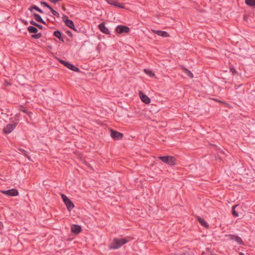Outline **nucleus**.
<instances>
[{
  "label": "nucleus",
  "instance_id": "obj_37",
  "mask_svg": "<svg viewBox=\"0 0 255 255\" xmlns=\"http://www.w3.org/2000/svg\"><path fill=\"white\" fill-rule=\"evenodd\" d=\"M72 29H73V30H74L76 32H79L78 29L75 27V25L74 26V28H71Z\"/></svg>",
  "mask_w": 255,
  "mask_h": 255
},
{
  "label": "nucleus",
  "instance_id": "obj_19",
  "mask_svg": "<svg viewBox=\"0 0 255 255\" xmlns=\"http://www.w3.org/2000/svg\"><path fill=\"white\" fill-rule=\"evenodd\" d=\"M182 69L184 73L186 75L189 76L190 78H193V77H194L193 74V73L190 70H189L188 69H187V68H186L185 67H182Z\"/></svg>",
  "mask_w": 255,
  "mask_h": 255
},
{
  "label": "nucleus",
  "instance_id": "obj_15",
  "mask_svg": "<svg viewBox=\"0 0 255 255\" xmlns=\"http://www.w3.org/2000/svg\"><path fill=\"white\" fill-rule=\"evenodd\" d=\"M53 36L57 38L60 41L64 42V39L62 36V33L59 30L54 31L53 33Z\"/></svg>",
  "mask_w": 255,
  "mask_h": 255
},
{
  "label": "nucleus",
  "instance_id": "obj_29",
  "mask_svg": "<svg viewBox=\"0 0 255 255\" xmlns=\"http://www.w3.org/2000/svg\"><path fill=\"white\" fill-rule=\"evenodd\" d=\"M61 197L64 203L70 200L65 195L63 194H61Z\"/></svg>",
  "mask_w": 255,
  "mask_h": 255
},
{
  "label": "nucleus",
  "instance_id": "obj_33",
  "mask_svg": "<svg viewBox=\"0 0 255 255\" xmlns=\"http://www.w3.org/2000/svg\"><path fill=\"white\" fill-rule=\"evenodd\" d=\"M20 21L22 22V23L24 24L25 25H27L28 23L26 20L20 19Z\"/></svg>",
  "mask_w": 255,
  "mask_h": 255
},
{
  "label": "nucleus",
  "instance_id": "obj_13",
  "mask_svg": "<svg viewBox=\"0 0 255 255\" xmlns=\"http://www.w3.org/2000/svg\"><path fill=\"white\" fill-rule=\"evenodd\" d=\"M109 4L113 5L117 7H119L122 8H125L124 4L122 3H119L114 0H105Z\"/></svg>",
  "mask_w": 255,
  "mask_h": 255
},
{
  "label": "nucleus",
  "instance_id": "obj_5",
  "mask_svg": "<svg viewBox=\"0 0 255 255\" xmlns=\"http://www.w3.org/2000/svg\"><path fill=\"white\" fill-rule=\"evenodd\" d=\"M110 131L111 137L115 140L121 139L124 136L123 133L114 130L112 128L110 129Z\"/></svg>",
  "mask_w": 255,
  "mask_h": 255
},
{
  "label": "nucleus",
  "instance_id": "obj_24",
  "mask_svg": "<svg viewBox=\"0 0 255 255\" xmlns=\"http://www.w3.org/2000/svg\"><path fill=\"white\" fill-rule=\"evenodd\" d=\"M144 71L145 73H146L148 75H149L150 77H153L155 76L154 73L151 70L147 69H144Z\"/></svg>",
  "mask_w": 255,
  "mask_h": 255
},
{
  "label": "nucleus",
  "instance_id": "obj_35",
  "mask_svg": "<svg viewBox=\"0 0 255 255\" xmlns=\"http://www.w3.org/2000/svg\"><path fill=\"white\" fill-rule=\"evenodd\" d=\"M30 23L31 25H32L34 26H36V24H37V23H36V22H35L34 21H33V20H31V21H30Z\"/></svg>",
  "mask_w": 255,
  "mask_h": 255
},
{
  "label": "nucleus",
  "instance_id": "obj_23",
  "mask_svg": "<svg viewBox=\"0 0 255 255\" xmlns=\"http://www.w3.org/2000/svg\"><path fill=\"white\" fill-rule=\"evenodd\" d=\"M245 3L250 6H255V0H245Z\"/></svg>",
  "mask_w": 255,
  "mask_h": 255
},
{
  "label": "nucleus",
  "instance_id": "obj_20",
  "mask_svg": "<svg viewBox=\"0 0 255 255\" xmlns=\"http://www.w3.org/2000/svg\"><path fill=\"white\" fill-rule=\"evenodd\" d=\"M28 31L30 33H36L38 32V29L35 26H29L27 28Z\"/></svg>",
  "mask_w": 255,
  "mask_h": 255
},
{
  "label": "nucleus",
  "instance_id": "obj_28",
  "mask_svg": "<svg viewBox=\"0 0 255 255\" xmlns=\"http://www.w3.org/2000/svg\"><path fill=\"white\" fill-rule=\"evenodd\" d=\"M20 111L24 113H26L27 114H28L29 115L30 114H31V112H28V110L27 108H25V107H21V108L19 109Z\"/></svg>",
  "mask_w": 255,
  "mask_h": 255
},
{
  "label": "nucleus",
  "instance_id": "obj_14",
  "mask_svg": "<svg viewBox=\"0 0 255 255\" xmlns=\"http://www.w3.org/2000/svg\"><path fill=\"white\" fill-rule=\"evenodd\" d=\"M153 32L157 35L163 37H167L169 36V33L165 31L153 30Z\"/></svg>",
  "mask_w": 255,
  "mask_h": 255
},
{
  "label": "nucleus",
  "instance_id": "obj_32",
  "mask_svg": "<svg viewBox=\"0 0 255 255\" xmlns=\"http://www.w3.org/2000/svg\"><path fill=\"white\" fill-rule=\"evenodd\" d=\"M66 32L71 38L73 37V34L71 31L67 30Z\"/></svg>",
  "mask_w": 255,
  "mask_h": 255
},
{
  "label": "nucleus",
  "instance_id": "obj_3",
  "mask_svg": "<svg viewBox=\"0 0 255 255\" xmlns=\"http://www.w3.org/2000/svg\"><path fill=\"white\" fill-rule=\"evenodd\" d=\"M59 62L60 63H61L62 64H63V65H64L67 68H68V69H69L73 71H75L76 72H79L80 71V69L78 67H76L74 65H73L68 62H66L63 60H60Z\"/></svg>",
  "mask_w": 255,
  "mask_h": 255
},
{
  "label": "nucleus",
  "instance_id": "obj_7",
  "mask_svg": "<svg viewBox=\"0 0 255 255\" xmlns=\"http://www.w3.org/2000/svg\"><path fill=\"white\" fill-rule=\"evenodd\" d=\"M16 126V123L12 124H7L6 126L3 129V131L6 134L9 133L15 128Z\"/></svg>",
  "mask_w": 255,
  "mask_h": 255
},
{
  "label": "nucleus",
  "instance_id": "obj_22",
  "mask_svg": "<svg viewBox=\"0 0 255 255\" xmlns=\"http://www.w3.org/2000/svg\"><path fill=\"white\" fill-rule=\"evenodd\" d=\"M239 206L238 205H234L232 208V213L234 217H237L239 216V214L236 211V208Z\"/></svg>",
  "mask_w": 255,
  "mask_h": 255
},
{
  "label": "nucleus",
  "instance_id": "obj_8",
  "mask_svg": "<svg viewBox=\"0 0 255 255\" xmlns=\"http://www.w3.org/2000/svg\"><path fill=\"white\" fill-rule=\"evenodd\" d=\"M63 21L65 24L70 28H74V23L72 20L68 19L67 16L64 15L62 17Z\"/></svg>",
  "mask_w": 255,
  "mask_h": 255
},
{
  "label": "nucleus",
  "instance_id": "obj_9",
  "mask_svg": "<svg viewBox=\"0 0 255 255\" xmlns=\"http://www.w3.org/2000/svg\"><path fill=\"white\" fill-rule=\"evenodd\" d=\"M71 230L72 233L78 234L82 231V228L80 225L73 224L71 227Z\"/></svg>",
  "mask_w": 255,
  "mask_h": 255
},
{
  "label": "nucleus",
  "instance_id": "obj_25",
  "mask_svg": "<svg viewBox=\"0 0 255 255\" xmlns=\"http://www.w3.org/2000/svg\"><path fill=\"white\" fill-rule=\"evenodd\" d=\"M42 37V33H34V34H33L31 35V37L34 39H39L40 37Z\"/></svg>",
  "mask_w": 255,
  "mask_h": 255
},
{
  "label": "nucleus",
  "instance_id": "obj_11",
  "mask_svg": "<svg viewBox=\"0 0 255 255\" xmlns=\"http://www.w3.org/2000/svg\"><path fill=\"white\" fill-rule=\"evenodd\" d=\"M98 28L103 33L110 34V32L108 28L105 26V22H102L99 24Z\"/></svg>",
  "mask_w": 255,
  "mask_h": 255
},
{
  "label": "nucleus",
  "instance_id": "obj_30",
  "mask_svg": "<svg viewBox=\"0 0 255 255\" xmlns=\"http://www.w3.org/2000/svg\"><path fill=\"white\" fill-rule=\"evenodd\" d=\"M41 4L43 5L44 6L46 7L49 9L51 8V6L46 2L41 1Z\"/></svg>",
  "mask_w": 255,
  "mask_h": 255
},
{
  "label": "nucleus",
  "instance_id": "obj_18",
  "mask_svg": "<svg viewBox=\"0 0 255 255\" xmlns=\"http://www.w3.org/2000/svg\"><path fill=\"white\" fill-rule=\"evenodd\" d=\"M65 204L66 206L67 210L69 211L73 209L75 206L74 204L70 200H69L67 202H66Z\"/></svg>",
  "mask_w": 255,
  "mask_h": 255
},
{
  "label": "nucleus",
  "instance_id": "obj_31",
  "mask_svg": "<svg viewBox=\"0 0 255 255\" xmlns=\"http://www.w3.org/2000/svg\"><path fill=\"white\" fill-rule=\"evenodd\" d=\"M230 71L233 73V74H236L237 72L235 69V68L232 66V67H230Z\"/></svg>",
  "mask_w": 255,
  "mask_h": 255
},
{
  "label": "nucleus",
  "instance_id": "obj_34",
  "mask_svg": "<svg viewBox=\"0 0 255 255\" xmlns=\"http://www.w3.org/2000/svg\"><path fill=\"white\" fill-rule=\"evenodd\" d=\"M52 3H56L60 1V0H49Z\"/></svg>",
  "mask_w": 255,
  "mask_h": 255
},
{
  "label": "nucleus",
  "instance_id": "obj_26",
  "mask_svg": "<svg viewBox=\"0 0 255 255\" xmlns=\"http://www.w3.org/2000/svg\"><path fill=\"white\" fill-rule=\"evenodd\" d=\"M18 150H19L21 152V153L26 157H27L28 158H29V157H28V152L26 151L25 150H24V149H22V148H18Z\"/></svg>",
  "mask_w": 255,
  "mask_h": 255
},
{
  "label": "nucleus",
  "instance_id": "obj_10",
  "mask_svg": "<svg viewBox=\"0 0 255 255\" xmlns=\"http://www.w3.org/2000/svg\"><path fill=\"white\" fill-rule=\"evenodd\" d=\"M228 237L229 238V239L230 240H235L238 244H239L240 245H244V243L243 241H242V239L240 237H239L238 236L230 234V235H228Z\"/></svg>",
  "mask_w": 255,
  "mask_h": 255
},
{
  "label": "nucleus",
  "instance_id": "obj_38",
  "mask_svg": "<svg viewBox=\"0 0 255 255\" xmlns=\"http://www.w3.org/2000/svg\"><path fill=\"white\" fill-rule=\"evenodd\" d=\"M239 255H245L244 253H242V252H240L239 254Z\"/></svg>",
  "mask_w": 255,
  "mask_h": 255
},
{
  "label": "nucleus",
  "instance_id": "obj_1",
  "mask_svg": "<svg viewBox=\"0 0 255 255\" xmlns=\"http://www.w3.org/2000/svg\"><path fill=\"white\" fill-rule=\"evenodd\" d=\"M132 238L130 237H127L124 238H114L112 242L109 246V249L110 250H117L124 245L127 244L129 241H131Z\"/></svg>",
  "mask_w": 255,
  "mask_h": 255
},
{
  "label": "nucleus",
  "instance_id": "obj_16",
  "mask_svg": "<svg viewBox=\"0 0 255 255\" xmlns=\"http://www.w3.org/2000/svg\"><path fill=\"white\" fill-rule=\"evenodd\" d=\"M34 19L38 22H40L44 25H46L45 21L41 18V16L36 13H33Z\"/></svg>",
  "mask_w": 255,
  "mask_h": 255
},
{
  "label": "nucleus",
  "instance_id": "obj_12",
  "mask_svg": "<svg viewBox=\"0 0 255 255\" xmlns=\"http://www.w3.org/2000/svg\"><path fill=\"white\" fill-rule=\"evenodd\" d=\"M139 95L141 101L145 104H148L150 103V99L146 95L143 94L141 92H139Z\"/></svg>",
  "mask_w": 255,
  "mask_h": 255
},
{
  "label": "nucleus",
  "instance_id": "obj_27",
  "mask_svg": "<svg viewBox=\"0 0 255 255\" xmlns=\"http://www.w3.org/2000/svg\"><path fill=\"white\" fill-rule=\"evenodd\" d=\"M49 9L54 16H56L57 17H59L60 16L59 13L53 9L52 7H51Z\"/></svg>",
  "mask_w": 255,
  "mask_h": 255
},
{
  "label": "nucleus",
  "instance_id": "obj_21",
  "mask_svg": "<svg viewBox=\"0 0 255 255\" xmlns=\"http://www.w3.org/2000/svg\"><path fill=\"white\" fill-rule=\"evenodd\" d=\"M33 9L41 13L43 12L40 8H39L38 6H37L35 5H32L28 8V10H30V11H32Z\"/></svg>",
  "mask_w": 255,
  "mask_h": 255
},
{
  "label": "nucleus",
  "instance_id": "obj_36",
  "mask_svg": "<svg viewBox=\"0 0 255 255\" xmlns=\"http://www.w3.org/2000/svg\"><path fill=\"white\" fill-rule=\"evenodd\" d=\"M35 27H38V28H39L40 29H43V26L41 25H40V24H39L37 23Z\"/></svg>",
  "mask_w": 255,
  "mask_h": 255
},
{
  "label": "nucleus",
  "instance_id": "obj_6",
  "mask_svg": "<svg viewBox=\"0 0 255 255\" xmlns=\"http://www.w3.org/2000/svg\"><path fill=\"white\" fill-rule=\"evenodd\" d=\"M1 192L4 195L9 196H16L18 195V190L16 189H11L7 190H3Z\"/></svg>",
  "mask_w": 255,
  "mask_h": 255
},
{
  "label": "nucleus",
  "instance_id": "obj_17",
  "mask_svg": "<svg viewBox=\"0 0 255 255\" xmlns=\"http://www.w3.org/2000/svg\"><path fill=\"white\" fill-rule=\"evenodd\" d=\"M197 220H198V222L200 223V224L202 226H203L204 227H205L206 229L209 228V226L208 224L205 221H204V220L203 219H202L200 217H198Z\"/></svg>",
  "mask_w": 255,
  "mask_h": 255
},
{
  "label": "nucleus",
  "instance_id": "obj_4",
  "mask_svg": "<svg viewBox=\"0 0 255 255\" xmlns=\"http://www.w3.org/2000/svg\"><path fill=\"white\" fill-rule=\"evenodd\" d=\"M130 29L126 25H119L117 26L116 28V31L119 34L123 33H128Z\"/></svg>",
  "mask_w": 255,
  "mask_h": 255
},
{
  "label": "nucleus",
  "instance_id": "obj_2",
  "mask_svg": "<svg viewBox=\"0 0 255 255\" xmlns=\"http://www.w3.org/2000/svg\"><path fill=\"white\" fill-rule=\"evenodd\" d=\"M158 158L161 160L163 162L170 166H173L176 164V160L175 158L172 156H159L158 157Z\"/></svg>",
  "mask_w": 255,
  "mask_h": 255
}]
</instances>
